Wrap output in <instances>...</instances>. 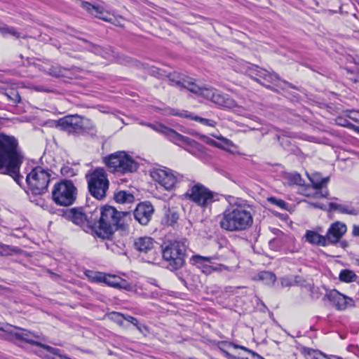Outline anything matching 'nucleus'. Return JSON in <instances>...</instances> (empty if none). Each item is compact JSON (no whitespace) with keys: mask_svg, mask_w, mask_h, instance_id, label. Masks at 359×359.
Wrapping results in <instances>:
<instances>
[{"mask_svg":"<svg viewBox=\"0 0 359 359\" xmlns=\"http://www.w3.org/2000/svg\"><path fill=\"white\" fill-rule=\"evenodd\" d=\"M23 158L18 140L13 136L0 133V173L10 175L20 185L22 177L20 168Z\"/></svg>","mask_w":359,"mask_h":359,"instance_id":"1","label":"nucleus"},{"mask_svg":"<svg viewBox=\"0 0 359 359\" xmlns=\"http://www.w3.org/2000/svg\"><path fill=\"white\" fill-rule=\"evenodd\" d=\"M219 224L228 231H241L250 228L253 223L252 208L245 203H234L219 217Z\"/></svg>","mask_w":359,"mask_h":359,"instance_id":"2","label":"nucleus"},{"mask_svg":"<svg viewBox=\"0 0 359 359\" xmlns=\"http://www.w3.org/2000/svg\"><path fill=\"white\" fill-rule=\"evenodd\" d=\"M170 81L176 86L187 88L190 92L210 100L219 106L226 108H233L237 106L236 102L228 95L222 93L212 87H200L194 81L193 79L173 74L171 76Z\"/></svg>","mask_w":359,"mask_h":359,"instance_id":"3","label":"nucleus"},{"mask_svg":"<svg viewBox=\"0 0 359 359\" xmlns=\"http://www.w3.org/2000/svg\"><path fill=\"white\" fill-rule=\"evenodd\" d=\"M130 213L117 211L111 206L102 207L99 222L94 225V231L99 237L109 238L115 230L124 225V218Z\"/></svg>","mask_w":359,"mask_h":359,"instance_id":"4","label":"nucleus"},{"mask_svg":"<svg viewBox=\"0 0 359 359\" xmlns=\"http://www.w3.org/2000/svg\"><path fill=\"white\" fill-rule=\"evenodd\" d=\"M86 178L90 194L96 199H103L106 196L109 185L105 170L102 168H97L95 170H90L86 175Z\"/></svg>","mask_w":359,"mask_h":359,"instance_id":"5","label":"nucleus"},{"mask_svg":"<svg viewBox=\"0 0 359 359\" xmlns=\"http://www.w3.org/2000/svg\"><path fill=\"white\" fill-rule=\"evenodd\" d=\"M77 197V188L70 180H60L53 187L52 198L58 205L70 206Z\"/></svg>","mask_w":359,"mask_h":359,"instance_id":"6","label":"nucleus"},{"mask_svg":"<svg viewBox=\"0 0 359 359\" xmlns=\"http://www.w3.org/2000/svg\"><path fill=\"white\" fill-rule=\"evenodd\" d=\"M104 161L113 172L126 174L135 172L138 163L126 151H119L104 158Z\"/></svg>","mask_w":359,"mask_h":359,"instance_id":"7","label":"nucleus"},{"mask_svg":"<svg viewBox=\"0 0 359 359\" xmlns=\"http://www.w3.org/2000/svg\"><path fill=\"white\" fill-rule=\"evenodd\" d=\"M187 248L186 240H183L170 242L163 249V257L168 262L170 270H177L183 266Z\"/></svg>","mask_w":359,"mask_h":359,"instance_id":"8","label":"nucleus"},{"mask_svg":"<svg viewBox=\"0 0 359 359\" xmlns=\"http://www.w3.org/2000/svg\"><path fill=\"white\" fill-rule=\"evenodd\" d=\"M184 198L198 206L206 208L216 199L217 194L200 182H194L184 194Z\"/></svg>","mask_w":359,"mask_h":359,"instance_id":"9","label":"nucleus"},{"mask_svg":"<svg viewBox=\"0 0 359 359\" xmlns=\"http://www.w3.org/2000/svg\"><path fill=\"white\" fill-rule=\"evenodd\" d=\"M50 177L49 170L37 166L27 175L26 182L31 192L39 195L47 190Z\"/></svg>","mask_w":359,"mask_h":359,"instance_id":"10","label":"nucleus"},{"mask_svg":"<svg viewBox=\"0 0 359 359\" xmlns=\"http://www.w3.org/2000/svg\"><path fill=\"white\" fill-rule=\"evenodd\" d=\"M57 126L69 134H80L86 130L93 128L89 119L77 114L60 118L57 122Z\"/></svg>","mask_w":359,"mask_h":359,"instance_id":"11","label":"nucleus"},{"mask_svg":"<svg viewBox=\"0 0 359 359\" xmlns=\"http://www.w3.org/2000/svg\"><path fill=\"white\" fill-rule=\"evenodd\" d=\"M151 177L167 191L174 189L183 177L180 173L166 167L154 169L151 172Z\"/></svg>","mask_w":359,"mask_h":359,"instance_id":"12","label":"nucleus"},{"mask_svg":"<svg viewBox=\"0 0 359 359\" xmlns=\"http://www.w3.org/2000/svg\"><path fill=\"white\" fill-rule=\"evenodd\" d=\"M157 243L151 237H139L134 241V248L142 256L146 262L152 263L156 260V250Z\"/></svg>","mask_w":359,"mask_h":359,"instance_id":"13","label":"nucleus"},{"mask_svg":"<svg viewBox=\"0 0 359 359\" xmlns=\"http://www.w3.org/2000/svg\"><path fill=\"white\" fill-rule=\"evenodd\" d=\"M149 126L154 130L164 134L170 141L180 146L187 144L193 147H197L198 143L195 140L182 135L172 128H168L161 123L149 124Z\"/></svg>","mask_w":359,"mask_h":359,"instance_id":"14","label":"nucleus"},{"mask_svg":"<svg viewBox=\"0 0 359 359\" xmlns=\"http://www.w3.org/2000/svg\"><path fill=\"white\" fill-rule=\"evenodd\" d=\"M65 216L74 224L81 226L86 232L94 231L95 222L87 217L82 208L67 210L65 213Z\"/></svg>","mask_w":359,"mask_h":359,"instance_id":"15","label":"nucleus"},{"mask_svg":"<svg viewBox=\"0 0 359 359\" xmlns=\"http://www.w3.org/2000/svg\"><path fill=\"white\" fill-rule=\"evenodd\" d=\"M338 311H344L348 307L354 306V301L352 298L345 296L337 290L328 291L323 297Z\"/></svg>","mask_w":359,"mask_h":359,"instance_id":"16","label":"nucleus"},{"mask_svg":"<svg viewBox=\"0 0 359 359\" xmlns=\"http://www.w3.org/2000/svg\"><path fill=\"white\" fill-rule=\"evenodd\" d=\"M245 73L257 81H259L260 79H263L267 82L274 83L280 79L279 76L277 74L274 72H269L267 70L255 65H248L247 66Z\"/></svg>","mask_w":359,"mask_h":359,"instance_id":"17","label":"nucleus"},{"mask_svg":"<svg viewBox=\"0 0 359 359\" xmlns=\"http://www.w3.org/2000/svg\"><path fill=\"white\" fill-rule=\"evenodd\" d=\"M346 231L347 227L344 223L339 221L332 223L325 235L328 245L338 243Z\"/></svg>","mask_w":359,"mask_h":359,"instance_id":"18","label":"nucleus"},{"mask_svg":"<svg viewBox=\"0 0 359 359\" xmlns=\"http://www.w3.org/2000/svg\"><path fill=\"white\" fill-rule=\"evenodd\" d=\"M154 212L153 206L149 203H142L137 205L133 215L137 221L141 224H147Z\"/></svg>","mask_w":359,"mask_h":359,"instance_id":"19","label":"nucleus"},{"mask_svg":"<svg viewBox=\"0 0 359 359\" xmlns=\"http://www.w3.org/2000/svg\"><path fill=\"white\" fill-rule=\"evenodd\" d=\"M0 330L11 334L17 339L22 340L32 344L34 343V341L31 338V333L26 330L13 327L11 325H6L4 327H1Z\"/></svg>","mask_w":359,"mask_h":359,"instance_id":"20","label":"nucleus"},{"mask_svg":"<svg viewBox=\"0 0 359 359\" xmlns=\"http://www.w3.org/2000/svg\"><path fill=\"white\" fill-rule=\"evenodd\" d=\"M97 279L100 282L105 283L107 285L118 288H127L128 287V283L116 276L111 275H102L97 276Z\"/></svg>","mask_w":359,"mask_h":359,"instance_id":"21","label":"nucleus"},{"mask_svg":"<svg viewBox=\"0 0 359 359\" xmlns=\"http://www.w3.org/2000/svg\"><path fill=\"white\" fill-rule=\"evenodd\" d=\"M329 210L337 211L341 214H346L353 216L359 215V208H355L349 204H339L337 203H330Z\"/></svg>","mask_w":359,"mask_h":359,"instance_id":"22","label":"nucleus"},{"mask_svg":"<svg viewBox=\"0 0 359 359\" xmlns=\"http://www.w3.org/2000/svg\"><path fill=\"white\" fill-rule=\"evenodd\" d=\"M81 7L90 14L95 15L96 18L102 19L104 21L109 20L107 16V13L103 10L102 8L100 6L92 5L91 4L86 1H82Z\"/></svg>","mask_w":359,"mask_h":359,"instance_id":"23","label":"nucleus"},{"mask_svg":"<svg viewBox=\"0 0 359 359\" xmlns=\"http://www.w3.org/2000/svg\"><path fill=\"white\" fill-rule=\"evenodd\" d=\"M305 238L307 242L321 246L328 245L326 236H321L314 231L307 230L305 233Z\"/></svg>","mask_w":359,"mask_h":359,"instance_id":"24","label":"nucleus"},{"mask_svg":"<svg viewBox=\"0 0 359 359\" xmlns=\"http://www.w3.org/2000/svg\"><path fill=\"white\" fill-rule=\"evenodd\" d=\"M300 351L306 359H330L322 352L310 348L302 347Z\"/></svg>","mask_w":359,"mask_h":359,"instance_id":"25","label":"nucleus"},{"mask_svg":"<svg viewBox=\"0 0 359 359\" xmlns=\"http://www.w3.org/2000/svg\"><path fill=\"white\" fill-rule=\"evenodd\" d=\"M114 199L118 203L125 204L133 203L135 200V197L128 191H119L114 193Z\"/></svg>","mask_w":359,"mask_h":359,"instance_id":"26","label":"nucleus"},{"mask_svg":"<svg viewBox=\"0 0 359 359\" xmlns=\"http://www.w3.org/2000/svg\"><path fill=\"white\" fill-rule=\"evenodd\" d=\"M307 175L316 189H320L326 185L329 181V177H322L319 173H313L311 175Z\"/></svg>","mask_w":359,"mask_h":359,"instance_id":"27","label":"nucleus"},{"mask_svg":"<svg viewBox=\"0 0 359 359\" xmlns=\"http://www.w3.org/2000/svg\"><path fill=\"white\" fill-rule=\"evenodd\" d=\"M43 347L48 353L47 355L48 359H71L66 355L63 354L62 351L58 348H53L47 345H43Z\"/></svg>","mask_w":359,"mask_h":359,"instance_id":"28","label":"nucleus"},{"mask_svg":"<svg viewBox=\"0 0 359 359\" xmlns=\"http://www.w3.org/2000/svg\"><path fill=\"white\" fill-rule=\"evenodd\" d=\"M179 219V214L175 209H168L165 212L163 222L168 226H172L177 222Z\"/></svg>","mask_w":359,"mask_h":359,"instance_id":"29","label":"nucleus"},{"mask_svg":"<svg viewBox=\"0 0 359 359\" xmlns=\"http://www.w3.org/2000/svg\"><path fill=\"white\" fill-rule=\"evenodd\" d=\"M356 278V274L351 270L344 269L339 273V279L343 282L351 283L355 281Z\"/></svg>","mask_w":359,"mask_h":359,"instance_id":"30","label":"nucleus"},{"mask_svg":"<svg viewBox=\"0 0 359 359\" xmlns=\"http://www.w3.org/2000/svg\"><path fill=\"white\" fill-rule=\"evenodd\" d=\"M167 114L186 118H189V119H191V120H194V117H197L196 115H194V114H192L188 111L183 110L182 111H178V110H177L175 109H172V108H169L167 109Z\"/></svg>","mask_w":359,"mask_h":359,"instance_id":"31","label":"nucleus"},{"mask_svg":"<svg viewBox=\"0 0 359 359\" xmlns=\"http://www.w3.org/2000/svg\"><path fill=\"white\" fill-rule=\"evenodd\" d=\"M258 278L266 284H273L276 281V276L270 271H262L258 274Z\"/></svg>","mask_w":359,"mask_h":359,"instance_id":"32","label":"nucleus"},{"mask_svg":"<svg viewBox=\"0 0 359 359\" xmlns=\"http://www.w3.org/2000/svg\"><path fill=\"white\" fill-rule=\"evenodd\" d=\"M0 33L5 36L7 34H10L15 36L16 38L20 37V34L18 33L15 29L13 27H9L7 25H4L0 27Z\"/></svg>","mask_w":359,"mask_h":359,"instance_id":"33","label":"nucleus"},{"mask_svg":"<svg viewBox=\"0 0 359 359\" xmlns=\"http://www.w3.org/2000/svg\"><path fill=\"white\" fill-rule=\"evenodd\" d=\"M19 249L16 247L6 245L0 243V254L4 256L11 255L13 252H18Z\"/></svg>","mask_w":359,"mask_h":359,"instance_id":"34","label":"nucleus"},{"mask_svg":"<svg viewBox=\"0 0 359 359\" xmlns=\"http://www.w3.org/2000/svg\"><path fill=\"white\" fill-rule=\"evenodd\" d=\"M109 318L118 325L124 326L125 315L118 312H112L109 314Z\"/></svg>","mask_w":359,"mask_h":359,"instance_id":"35","label":"nucleus"},{"mask_svg":"<svg viewBox=\"0 0 359 359\" xmlns=\"http://www.w3.org/2000/svg\"><path fill=\"white\" fill-rule=\"evenodd\" d=\"M5 95L8 97V99L12 101L13 103H18L21 100V98L18 93L15 90H11L10 91L6 93Z\"/></svg>","mask_w":359,"mask_h":359,"instance_id":"36","label":"nucleus"},{"mask_svg":"<svg viewBox=\"0 0 359 359\" xmlns=\"http://www.w3.org/2000/svg\"><path fill=\"white\" fill-rule=\"evenodd\" d=\"M233 146V142L229 140H223V141L217 142L216 147L217 148L229 150Z\"/></svg>","mask_w":359,"mask_h":359,"instance_id":"37","label":"nucleus"},{"mask_svg":"<svg viewBox=\"0 0 359 359\" xmlns=\"http://www.w3.org/2000/svg\"><path fill=\"white\" fill-rule=\"evenodd\" d=\"M290 182L301 186L303 185L304 183V180L302 178L301 175L298 173L292 174L290 176Z\"/></svg>","mask_w":359,"mask_h":359,"instance_id":"38","label":"nucleus"},{"mask_svg":"<svg viewBox=\"0 0 359 359\" xmlns=\"http://www.w3.org/2000/svg\"><path fill=\"white\" fill-rule=\"evenodd\" d=\"M60 172L63 176L68 177H73V176L76 175V172H75L74 170L68 165L63 166L60 170Z\"/></svg>","mask_w":359,"mask_h":359,"instance_id":"39","label":"nucleus"},{"mask_svg":"<svg viewBox=\"0 0 359 359\" xmlns=\"http://www.w3.org/2000/svg\"><path fill=\"white\" fill-rule=\"evenodd\" d=\"M194 121H198L205 126H211V127H215V126H216V122L215 121L204 118L200 117L198 116H197V117H194Z\"/></svg>","mask_w":359,"mask_h":359,"instance_id":"40","label":"nucleus"},{"mask_svg":"<svg viewBox=\"0 0 359 359\" xmlns=\"http://www.w3.org/2000/svg\"><path fill=\"white\" fill-rule=\"evenodd\" d=\"M212 257H203L200 255H194L192 257V260L194 264H203L204 262H211Z\"/></svg>","mask_w":359,"mask_h":359,"instance_id":"41","label":"nucleus"},{"mask_svg":"<svg viewBox=\"0 0 359 359\" xmlns=\"http://www.w3.org/2000/svg\"><path fill=\"white\" fill-rule=\"evenodd\" d=\"M269 201H270L271 203L275 204L277 206H278L283 209L286 208V207L287 205V204L283 200L278 199L275 197L269 198Z\"/></svg>","mask_w":359,"mask_h":359,"instance_id":"42","label":"nucleus"},{"mask_svg":"<svg viewBox=\"0 0 359 359\" xmlns=\"http://www.w3.org/2000/svg\"><path fill=\"white\" fill-rule=\"evenodd\" d=\"M49 74L53 76H55V77H58V76H62L63 74H62V69L61 68H59V67H52L50 69H49Z\"/></svg>","mask_w":359,"mask_h":359,"instance_id":"43","label":"nucleus"},{"mask_svg":"<svg viewBox=\"0 0 359 359\" xmlns=\"http://www.w3.org/2000/svg\"><path fill=\"white\" fill-rule=\"evenodd\" d=\"M199 138L206 144L213 147H216L217 141L210 138L209 137L204 135H201L199 136Z\"/></svg>","mask_w":359,"mask_h":359,"instance_id":"44","label":"nucleus"},{"mask_svg":"<svg viewBox=\"0 0 359 359\" xmlns=\"http://www.w3.org/2000/svg\"><path fill=\"white\" fill-rule=\"evenodd\" d=\"M239 348H241V349L250 353L252 355V359H264L262 357H261L260 355H259L257 353H256L255 352L248 349V348H245L244 346H239Z\"/></svg>","mask_w":359,"mask_h":359,"instance_id":"45","label":"nucleus"},{"mask_svg":"<svg viewBox=\"0 0 359 359\" xmlns=\"http://www.w3.org/2000/svg\"><path fill=\"white\" fill-rule=\"evenodd\" d=\"M125 320L130 323L131 324H133L135 326H137V321L138 320L135 318H134L133 316H128V315L125 316L124 321Z\"/></svg>","mask_w":359,"mask_h":359,"instance_id":"46","label":"nucleus"},{"mask_svg":"<svg viewBox=\"0 0 359 359\" xmlns=\"http://www.w3.org/2000/svg\"><path fill=\"white\" fill-rule=\"evenodd\" d=\"M352 233L354 236L359 237V225L354 224L353 226Z\"/></svg>","mask_w":359,"mask_h":359,"instance_id":"47","label":"nucleus"},{"mask_svg":"<svg viewBox=\"0 0 359 359\" xmlns=\"http://www.w3.org/2000/svg\"><path fill=\"white\" fill-rule=\"evenodd\" d=\"M135 327L141 333H143L144 330H147V327L145 325H140L138 322H137V326H135Z\"/></svg>","mask_w":359,"mask_h":359,"instance_id":"48","label":"nucleus"},{"mask_svg":"<svg viewBox=\"0 0 359 359\" xmlns=\"http://www.w3.org/2000/svg\"><path fill=\"white\" fill-rule=\"evenodd\" d=\"M313 207L314 208H320V209H323V207L322 205L319 204V203H311V204Z\"/></svg>","mask_w":359,"mask_h":359,"instance_id":"49","label":"nucleus"},{"mask_svg":"<svg viewBox=\"0 0 359 359\" xmlns=\"http://www.w3.org/2000/svg\"><path fill=\"white\" fill-rule=\"evenodd\" d=\"M215 138H217V140H219V141H223V140H227L226 138L224 137L222 135H219V136H216V135H213Z\"/></svg>","mask_w":359,"mask_h":359,"instance_id":"50","label":"nucleus"},{"mask_svg":"<svg viewBox=\"0 0 359 359\" xmlns=\"http://www.w3.org/2000/svg\"><path fill=\"white\" fill-rule=\"evenodd\" d=\"M285 281H286V280H285V279H282V281H281L282 285H285V286H288V285H289V283H288L287 282H285Z\"/></svg>","mask_w":359,"mask_h":359,"instance_id":"51","label":"nucleus"},{"mask_svg":"<svg viewBox=\"0 0 359 359\" xmlns=\"http://www.w3.org/2000/svg\"><path fill=\"white\" fill-rule=\"evenodd\" d=\"M36 90L38 91H45V89L43 87H40V86L36 87Z\"/></svg>","mask_w":359,"mask_h":359,"instance_id":"52","label":"nucleus"},{"mask_svg":"<svg viewBox=\"0 0 359 359\" xmlns=\"http://www.w3.org/2000/svg\"><path fill=\"white\" fill-rule=\"evenodd\" d=\"M341 246H342L343 248L346 247V246H347L346 243V242H342V243H341Z\"/></svg>","mask_w":359,"mask_h":359,"instance_id":"53","label":"nucleus"},{"mask_svg":"<svg viewBox=\"0 0 359 359\" xmlns=\"http://www.w3.org/2000/svg\"><path fill=\"white\" fill-rule=\"evenodd\" d=\"M251 130H258V128H250Z\"/></svg>","mask_w":359,"mask_h":359,"instance_id":"54","label":"nucleus"},{"mask_svg":"<svg viewBox=\"0 0 359 359\" xmlns=\"http://www.w3.org/2000/svg\"><path fill=\"white\" fill-rule=\"evenodd\" d=\"M93 48H95V50L97 48L96 46H93Z\"/></svg>","mask_w":359,"mask_h":359,"instance_id":"55","label":"nucleus"},{"mask_svg":"<svg viewBox=\"0 0 359 359\" xmlns=\"http://www.w3.org/2000/svg\"><path fill=\"white\" fill-rule=\"evenodd\" d=\"M357 263L359 265V259H357Z\"/></svg>","mask_w":359,"mask_h":359,"instance_id":"56","label":"nucleus"}]
</instances>
